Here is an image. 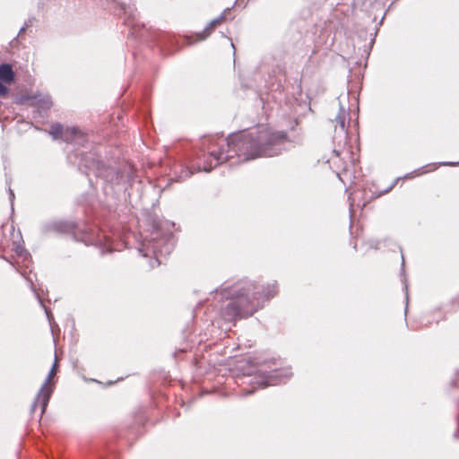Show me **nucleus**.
Listing matches in <instances>:
<instances>
[{"instance_id": "nucleus-1", "label": "nucleus", "mask_w": 459, "mask_h": 459, "mask_svg": "<svg viewBox=\"0 0 459 459\" xmlns=\"http://www.w3.org/2000/svg\"><path fill=\"white\" fill-rule=\"evenodd\" d=\"M287 143V135L283 132H273L267 127H262L252 133H242L230 135L224 139H209L205 146L206 154L203 155V167L191 165L181 171L179 180H185L192 174L202 170L210 172L219 164L235 156L247 161L261 156L273 157L281 153Z\"/></svg>"}, {"instance_id": "nucleus-2", "label": "nucleus", "mask_w": 459, "mask_h": 459, "mask_svg": "<svg viewBox=\"0 0 459 459\" xmlns=\"http://www.w3.org/2000/svg\"><path fill=\"white\" fill-rule=\"evenodd\" d=\"M275 294L274 285L268 286L265 292L263 287L253 282H238L230 290H221V295L230 299L221 315L227 321L251 316L260 307V299L263 297L269 299Z\"/></svg>"}, {"instance_id": "nucleus-3", "label": "nucleus", "mask_w": 459, "mask_h": 459, "mask_svg": "<svg viewBox=\"0 0 459 459\" xmlns=\"http://www.w3.org/2000/svg\"><path fill=\"white\" fill-rule=\"evenodd\" d=\"M57 360H55V363L48 373V376L39 389L37 397L32 404L31 411H34L39 403L41 405V413H44L46 408L48 406L50 396L53 393L54 386L51 385L52 378L55 377L56 373Z\"/></svg>"}, {"instance_id": "nucleus-4", "label": "nucleus", "mask_w": 459, "mask_h": 459, "mask_svg": "<svg viewBox=\"0 0 459 459\" xmlns=\"http://www.w3.org/2000/svg\"><path fill=\"white\" fill-rule=\"evenodd\" d=\"M291 373L288 370H277L271 374H261L256 377L255 385L260 388H264L269 385H275L284 383L286 379L290 378Z\"/></svg>"}, {"instance_id": "nucleus-5", "label": "nucleus", "mask_w": 459, "mask_h": 459, "mask_svg": "<svg viewBox=\"0 0 459 459\" xmlns=\"http://www.w3.org/2000/svg\"><path fill=\"white\" fill-rule=\"evenodd\" d=\"M62 140L66 143L82 145L85 140V136L76 127H66Z\"/></svg>"}, {"instance_id": "nucleus-6", "label": "nucleus", "mask_w": 459, "mask_h": 459, "mask_svg": "<svg viewBox=\"0 0 459 459\" xmlns=\"http://www.w3.org/2000/svg\"><path fill=\"white\" fill-rule=\"evenodd\" d=\"M26 100H28L30 102V105L37 106L39 108L44 111L48 110L52 106L50 97L48 95L41 93L35 95H28L26 97Z\"/></svg>"}, {"instance_id": "nucleus-7", "label": "nucleus", "mask_w": 459, "mask_h": 459, "mask_svg": "<svg viewBox=\"0 0 459 459\" xmlns=\"http://www.w3.org/2000/svg\"><path fill=\"white\" fill-rule=\"evenodd\" d=\"M228 10H225L223 12V13H221L219 17H217L216 19L212 20L208 25L207 27L204 30V31L200 34H198V40H204L209 35L210 33L212 32V30L219 24H221L224 20H225V17H226V13H227Z\"/></svg>"}, {"instance_id": "nucleus-8", "label": "nucleus", "mask_w": 459, "mask_h": 459, "mask_svg": "<svg viewBox=\"0 0 459 459\" xmlns=\"http://www.w3.org/2000/svg\"><path fill=\"white\" fill-rule=\"evenodd\" d=\"M14 79V74L10 65L4 64L0 66V80L5 83H11Z\"/></svg>"}, {"instance_id": "nucleus-9", "label": "nucleus", "mask_w": 459, "mask_h": 459, "mask_svg": "<svg viewBox=\"0 0 459 459\" xmlns=\"http://www.w3.org/2000/svg\"><path fill=\"white\" fill-rule=\"evenodd\" d=\"M51 228L56 232L66 233L73 230L74 225L72 223L59 221L52 223Z\"/></svg>"}, {"instance_id": "nucleus-10", "label": "nucleus", "mask_w": 459, "mask_h": 459, "mask_svg": "<svg viewBox=\"0 0 459 459\" xmlns=\"http://www.w3.org/2000/svg\"><path fill=\"white\" fill-rule=\"evenodd\" d=\"M65 129V128H64V126L61 124H58V123L57 124H54L50 127L49 134L52 135V137L55 140H57V139H61L62 140Z\"/></svg>"}, {"instance_id": "nucleus-11", "label": "nucleus", "mask_w": 459, "mask_h": 459, "mask_svg": "<svg viewBox=\"0 0 459 459\" xmlns=\"http://www.w3.org/2000/svg\"><path fill=\"white\" fill-rule=\"evenodd\" d=\"M335 121L342 131L346 130V114L342 108H341L340 113L335 117Z\"/></svg>"}, {"instance_id": "nucleus-12", "label": "nucleus", "mask_w": 459, "mask_h": 459, "mask_svg": "<svg viewBox=\"0 0 459 459\" xmlns=\"http://www.w3.org/2000/svg\"><path fill=\"white\" fill-rule=\"evenodd\" d=\"M8 88L0 81V96L4 97L8 94Z\"/></svg>"}, {"instance_id": "nucleus-13", "label": "nucleus", "mask_w": 459, "mask_h": 459, "mask_svg": "<svg viewBox=\"0 0 459 459\" xmlns=\"http://www.w3.org/2000/svg\"><path fill=\"white\" fill-rule=\"evenodd\" d=\"M152 249L156 255L159 254L161 255L163 253L161 249H159L158 245H153Z\"/></svg>"}, {"instance_id": "nucleus-14", "label": "nucleus", "mask_w": 459, "mask_h": 459, "mask_svg": "<svg viewBox=\"0 0 459 459\" xmlns=\"http://www.w3.org/2000/svg\"><path fill=\"white\" fill-rule=\"evenodd\" d=\"M84 166L87 169H91V168H93L95 166V161L92 160L91 164H85Z\"/></svg>"}, {"instance_id": "nucleus-15", "label": "nucleus", "mask_w": 459, "mask_h": 459, "mask_svg": "<svg viewBox=\"0 0 459 459\" xmlns=\"http://www.w3.org/2000/svg\"><path fill=\"white\" fill-rule=\"evenodd\" d=\"M9 193H10V199L13 202L14 199V194L11 188L9 189Z\"/></svg>"}, {"instance_id": "nucleus-16", "label": "nucleus", "mask_w": 459, "mask_h": 459, "mask_svg": "<svg viewBox=\"0 0 459 459\" xmlns=\"http://www.w3.org/2000/svg\"><path fill=\"white\" fill-rule=\"evenodd\" d=\"M255 388H256V387H253V389H252V390H250V391L247 392V393H246V395L253 394V393H254V390H255Z\"/></svg>"}, {"instance_id": "nucleus-17", "label": "nucleus", "mask_w": 459, "mask_h": 459, "mask_svg": "<svg viewBox=\"0 0 459 459\" xmlns=\"http://www.w3.org/2000/svg\"><path fill=\"white\" fill-rule=\"evenodd\" d=\"M25 31V27H22L20 31H19V35H21L22 33H23Z\"/></svg>"}, {"instance_id": "nucleus-18", "label": "nucleus", "mask_w": 459, "mask_h": 459, "mask_svg": "<svg viewBox=\"0 0 459 459\" xmlns=\"http://www.w3.org/2000/svg\"><path fill=\"white\" fill-rule=\"evenodd\" d=\"M121 7H122V9L125 11V13H126V12H127V11H126V5H125V4H121Z\"/></svg>"}, {"instance_id": "nucleus-19", "label": "nucleus", "mask_w": 459, "mask_h": 459, "mask_svg": "<svg viewBox=\"0 0 459 459\" xmlns=\"http://www.w3.org/2000/svg\"><path fill=\"white\" fill-rule=\"evenodd\" d=\"M45 310H46V313H47V316L48 317V319L50 318V313L48 312V310L45 307Z\"/></svg>"}, {"instance_id": "nucleus-20", "label": "nucleus", "mask_w": 459, "mask_h": 459, "mask_svg": "<svg viewBox=\"0 0 459 459\" xmlns=\"http://www.w3.org/2000/svg\"><path fill=\"white\" fill-rule=\"evenodd\" d=\"M241 3H242V0H237V3H236V4H238V5H240V4H241Z\"/></svg>"}, {"instance_id": "nucleus-21", "label": "nucleus", "mask_w": 459, "mask_h": 459, "mask_svg": "<svg viewBox=\"0 0 459 459\" xmlns=\"http://www.w3.org/2000/svg\"><path fill=\"white\" fill-rule=\"evenodd\" d=\"M455 164H456V163H455V162L447 163V165H455ZM457 164H459V162H458ZM445 165H446V163H445Z\"/></svg>"}, {"instance_id": "nucleus-22", "label": "nucleus", "mask_w": 459, "mask_h": 459, "mask_svg": "<svg viewBox=\"0 0 459 459\" xmlns=\"http://www.w3.org/2000/svg\"><path fill=\"white\" fill-rule=\"evenodd\" d=\"M169 251H170V248H169V247H167V248H166V252H168V253H169Z\"/></svg>"}]
</instances>
